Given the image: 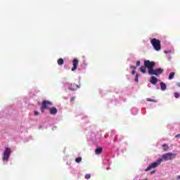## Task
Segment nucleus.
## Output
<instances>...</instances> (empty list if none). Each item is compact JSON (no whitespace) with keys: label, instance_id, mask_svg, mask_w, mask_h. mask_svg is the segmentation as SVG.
I'll return each mask as SVG.
<instances>
[{"label":"nucleus","instance_id":"f257e3e1","mask_svg":"<svg viewBox=\"0 0 180 180\" xmlns=\"http://www.w3.org/2000/svg\"><path fill=\"white\" fill-rule=\"evenodd\" d=\"M144 65L148 68L149 75L160 77V74L164 72V70L161 68L154 69L155 66V62L154 61L145 60Z\"/></svg>","mask_w":180,"mask_h":180},{"label":"nucleus","instance_id":"f03ea898","mask_svg":"<svg viewBox=\"0 0 180 180\" xmlns=\"http://www.w3.org/2000/svg\"><path fill=\"white\" fill-rule=\"evenodd\" d=\"M50 106H53V103L49 101H43L42 106L41 108L42 113L44 112V110H46V109H49L51 115H57V112H58L57 108H56L55 107L50 108Z\"/></svg>","mask_w":180,"mask_h":180},{"label":"nucleus","instance_id":"7ed1b4c3","mask_svg":"<svg viewBox=\"0 0 180 180\" xmlns=\"http://www.w3.org/2000/svg\"><path fill=\"white\" fill-rule=\"evenodd\" d=\"M150 43L156 51L161 50V41L155 38L151 39Z\"/></svg>","mask_w":180,"mask_h":180},{"label":"nucleus","instance_id":"20e7f679","mask_svg":"<svg viewBox=\"0 0 180 180\" xmlns=\"http://www.w3.org/2000/svg\"><path fill=\"white\" fill-rule=\"evenodd\" d=\"M12 150L9 148H6L4 152L3 153L2 160L6 162H8Z\"/></svg>","mask_w":180,"mask_h":180},{"label":"nucleus","instance_id":"39448f33","mask_svg":"<svg viewBox=\"0 0 180 180\" xmlns=\"http://www.w3.org/2000/svg\"><path fill=\"white\" fill-rule=\"evenodd\" d=\"M175 155L176 154L171 153H165L162 155V158L159 160H162L161 162L162 161H171V160H172V157H175Z\"/></svg>","mask_w":180,"mask_h":180},{"label":"nucleus","instance_id":"423d86ee","mask_svg":"<svg viewBox=\"0 0 180 180\" xmlns=\"http://www.w3.org/2000/svg\"><path fill=\"white\" fill-rule=\"evenodd\" d=\"M161 161H162V160L158 159L155 162L151 163L149 165V167L147 169H146L145 171L148 172V171L153 169V168H157V167H158V165H161Z\"/></svg>","mask_w":180,"mask_h":180},{"label":"nucleus","instance_id":"0eeeda50","mask_svg":"<svg viewBox=\"0 0 180 180\" xmlns=\"http://www.w3.org/2000/svg\"><path fill=\"white\" fill-rule=\"evenodd\" d=\"M78 67V59L75 58L73 60V67L72 68V71H75Z\"/></svg>","mask_w":180,"mask_h":180},{"label":"nucleus","instance_id":"6e6552de","mask_svg":"<svg viewBox=\"0 0 180 180\" xmlns=\"http://www.w3.org/2000/svg\"><path fill=\"white\" fill-rule=\"evenodd\" d=\"M150 84H152V85H156L157 82H158V79H157V77L152 76L150 77Z\"/></svg>","mask_w":180,"mask_h":180},{"label":"nucleus","instance_id":"1a4fd4ad","mask_svg":"<svg viewBox=\"0 0 180 180\" xmlns=\"http://www.w3.org/2000/svg\"><path fill=\"white\" fill-rule=\"evenodd\" d=\"M78 88H79V86L75 84H70V86H69V89H70V91H76V89H78Z\"/></svg>","mask_w":180,"mask_h":180},{"label":"nucleus","instance_id":"9d476101","mask_svg":"<svg viewBox=\"0 0 180 180\" xmlns=\"http://www.w3.org/2000/svg\"><path fill=\"white\" fill-rule=\"evenodd\" d=\"M140 71H141V72H143V74H146V72H147V68H146V65L141 66Z\"/></svg>","mask_w":180,"mask_h":180},{"label":"nucleus","instance_id":"9b49d317","mask_svg":"<svg viewBox=\"0 0 180 180\" xmlns=\"http://www.w3.org/2000/svg\"><path fill=\"white\" fill-rule=\"evenodd\" d=\"M160 88H161V91H165V89H167V84H165V83L164 82H161Z\"/></svg>","mask_w":180,"mask_h":180},{"label":"nucleus","instance_id":"f8f14e48","mask_svg":"<svg viewBox=\"0 0 180 180\" xmlns=\"http://www.w3.org/2000/svg\"><path fill=\"white\" fill-rule=\"evenodd\" d=\"M162 147L165 151H168V150H169V146H168L167 143L163 144Z\"/></svg>","mask_w":180,"mask_h":180},{"label":"nucleus","instance_id":"ddd939ff","mask_svg":"<svg viewBox=\"0 0 180 180\" xmlns=\"http://www.w3.org/2000/svg\"><path fill=\"white\" fill-rule=\"evenodd\" d=\"M58 65H63V64H64V60L63 58H59L58 60Z\"/></svg>","mask_w":180,"mask_h":180},{"label":"nucleus","instance_id":"4468645a","mask_svg":"<svg viewBox=\"0 0 180 180\" xmlns=\"http://www.w3.org/2000/svg\"><path fill=\"white\" fill-rule=\"evenodd\" d=\"M102 153V148H98L95 150L96 154H101Z\"/></svg>","mask_w":180,"mask_h":180},{"label":"nucleus","instance_id":"2eb2a0df","mask_svg":"<svg viewBox=\"0 0 180 180\" xmlns=\"http://www.w3.org/2000/svg\"><path fill=\"white\" fill-rule=\"evenodd\" d=\"M174 75H175V72H172L169 74V79H173Z\"/></svg>","mask_w":180,"mask_h":180},{"label":"nucleus","instance_id":"dca6fc26","mask_svg":"<svg viewBox=\"0 0 180 180\" xmlns=\"http://www.w3.org/2000/svg\"><path fill=\"white\" fill-rule=\"evenodd\" d=\"M139 77H140V74L136 73L135 78H134L135 82H139Z\"/></svg>","mask_w":180,"mask_h":180},{"label":"nucleus","instance_id":"f3484780","mask_svg":"<svg viewBox=\"0 0 180 180\" xmlns=\"http://www.w3.org/2000/svg\"><path fill=\"white\" fill-rule=\"evenodd\" d=\"M75 161L77 162V163H79L81 162V161H82V158H77L75 159Z\"/></svg>","mask_w":180,"mask_h":180},{"label":"nucleus","instance_id":"a211bd4d","mask_svg":"<svg viewBox=\"0 0 180 180\" xmlns=\"http://www.w3.org/2000/svg\"><path fill=\"white\" fill-rule=\"evenodd\" d=\"M174 98H179V93H178V92H175L174 94Z\"/></svg>","mask_w":180,"mask_h":180},{"label":"nucleus","instance_id":"6ab92c4d","mask_svg":"<svg viewBox=\"0 0 180 180\" xmlns=\"http://www.w3.org/2000/svg\"><path fill=\"white\" fill-rule=\"evenodd\" d=\"M85 179H91V174H86L85 175Z\"/></svg>","mask_w":180,"mask_h":180},{"label":"nucleus","instance_id":"aec40b11","mask_svg":"<svg viewBox=\"0 0 180 180\" xmlns=\"http://www.w3.org/2000/svg\"><path fill=\"white\" fill-rule=\"evenodd\" d=\"M146 101H147L148 102H157L156 101L151 100L150 98H147Z\"/></svg>","mask_w":180,"mask_h":180},{"label":"nucleus","instance_id":"412c9836","mask_svg":"<svg viewBox=\"0 0 180 180\" xmlns=\"http://www.w3.org/2000/svg\"><path fill=\"white\" fill-rule=\"evenodd\" d=\"M165 54H169V53H171V50L165 51Z\"/></svg>","mask_w":180,"mask_h":180},{"label":"nucleus","instance_id":"4be33fe9","mask_svg":"<svg viewBox=\"0 0 180 180\" xmlns=\"http://www.w3.org/2000/svg\"><path fill=\"white\" fill-rule=\"evenodd\" d=\"M140 64H141L140 61L138 60V61L136 62V65H137V67H140Z\"/></svg>","mask_w":180,"mask_h":180},{"label":"nucleus","instance_id":"5701e85b","mask_svg":"<svg viewBox=\"0 0 180 180\" xmlns=\"http://www.w3.org/2000/svg\"><path fill=\"white\" fill-rule=\"evenodd\" d=\"M73 101H75V97H72L70 99V101L72 102Z\"/></svg>","mask_w":180,"mask_h":180},{"label":"nucleus","instance_id":"b1692460","mask_svg":"<svg viewBox=\"0 0 180 180\" xmlns=\"http://www.w3.org/2000/svg\"><path fill=\"white\" fill-rule=\"evenodd\" d=\"M34 113L35 116H37V115H39V112L37 111H34Z\"/></svg>","mask_w":180,"mask_h":180},{"label":"nucleus","instance_id":"393cba45","mask_svg":"<svg viewBox=\"0 0 180 180\" xmlns=\"http://www.w3.org/2000/svg\"><path fill=\"white\" fill-rule=\"evenodd\" d=\"M131 68H133L134 70H136V68H137V67H136V66H131Z\"/></svg>","mask_w":180,"mask_h":180},{"label":"nucleus","instance_id":"a878e982","mask_svg":"<svg viewBox=\"0 0 180 180\" xmlns=\"http://www.w3.org/2000/svg\"><path fill=\"white\" fill-rule=\"evenodd\" d=\"M132 75H134V74H136V71L135 70H133L132 72H131Z\"/></svg>","mask_w":180,"mask_h":180},{"label":"nucleus","instance_id":"bb28decb","mask_svg":"<svg viewBox=\"0 0 180 180\" xmlns=\"http://www.w3.org/2000/svg\"><path fill=\"white\" fill-rule=\"evenodd\" d=\"M176 85L179 86V88H180V82L176 83Z\"/></svg>","mask_w":180,"mask_h":180},{"label":"nucleus","instance_id":"cd10ccee","mask_svg":"<svg viewBox=\"0 0 180 180\" xmlns=\"http://www.w3.org/2000/svg\"><path fill=\"white\" fill-rule=\"evenodd\" d=\"M155 171H152L151 172H150V174H155Z\"/></svg>","mask_w":180,"mask_h":180},{"label":"nucleus","instance_id":"c85d7f7f","mask_svg":"<svg viewBox=\"0 0 180 180\" xmlns=\"http://www.w3.org/2000/svg\"><path fill=\"white\" fill-rule=\"evenodd\" d=\"M176 179H180V175L176 176Z\"/></svg>","mask_w":180,"mask_h":180},{"label":"nucleus","instance_id":"c756f323","mask_svg":"<svg viewBox=\"0 0 180 180\" xmlns=\"http://www.w3.org/2000/svg\"><path fill=\"white\" fill-rule=\"evenodd\" d=\"M56 127H53V130H56Z\"/></svg>","mask_w":180,"mask_h":180},{"label":"nucleus","instance_id":"7c9ffc66","mask_svg":"<svg viewBox=\"0 0 180 180\" xmlns=\"http://www.w3.org/2000/svg\"><path fill=\"white\" fill-rule=\"evenodd\" d=\"M180 136V134H177L176 136V137H179Z\"/></svg>","mask_w":180,"mask_h":180}]
</instances>
